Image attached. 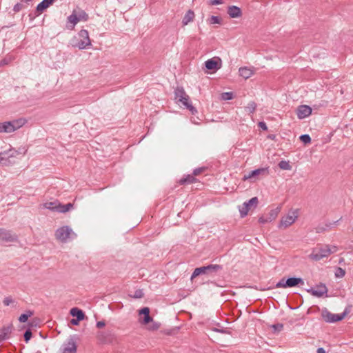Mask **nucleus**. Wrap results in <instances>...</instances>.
Instances as JSON below:
<instances>
[{
	"instance_id": "44",
	"label": "nucleus",
	"mask_w": 353,
	"mask_h": 353,
	"mask_svg": "<svg viewBox=\"0 0 353 353\" xmlns=\"http://www.w3.org/2000/svg\"><path fill=\"white\" fill-rule=\"evenodd\" d=\"M259 128H261L263 130H268V127H267L265 123H264V122H259Z\"/></svg>"
},
{
	"instance_id": "5",
	"label": "nucleus",
	"mask_w": 353,
	"mask_h": 353,
	"mask_svg": "<svg viewBox=\"0 0 353 353\" xmlns=\"http://www.w3.org/2000/svg\"><path fill=\"white\" fill-rule=\"evenodd\" d=\"M26 120L23 118L0 123V133H11L23 126Z\"/></svg>"
},
{
	"instance_id": "18",
	"label": "nucleus",
	"mask_w": 353,
	"mask_h": 353,
	"mask_svg": "<svg viewBox=\"0 0 353 353\" xmlns=\"http://www.w3.org/2000/svg\"><path fill=\"white\" fill-rule=\"evenodd\" d=\"M268 174H269L268 168H259V169L252 170L248 175H244L243 179L244 181H246L248 179H250L252 177H255L259 175L267 176Z\"/></svg>"
},
{
	"instance_id": "35",
	"label": "nucleus",
	"mask_w": 353,
	"mask_h": 353,
	"mask_svg": "<svg viewBox=\"0 0 353 353\" xmlns=\"http://www.w3.org/2000/svg\"><path fill=\"white\" fill-rule=\"evenodd\" d=\"M151 324H149L148 326V329L149 330L154 331L158 330L160 327V323L154 322V321H150Z\"/></svg>"
},
{
	"instance_id": "32",
	"label": "nucleus",
	"mask_w": 353,
	"mask_h": 353,
	"mask_svg": "<svg viewBox=\"0 0 353 353\" xmlns=\"http://www.w3.org/2000/svg\"><path fill=\"white\" fill-rule=\"evenodd\" d=\"M234 94L232 92H223L221 94V100H230L233 99Z\"/></svg>"
},
{
	"instance_id": "48",
	"label": "nucleus",
	"mask_w": 353,
	"mask_h": 353,
	"mask_svg": "<svg viewBox=\"0 0 353 353\" xmlns=\"http://www.w3.org/2000/svg\"><path fill=\"white\" fill-rule=\"evenodd\" d=\"M21 6L20 4H17V5H15V6L14 7V10L15 12H18V11H19V10L21 9Z\"/></svg>"
},
{
	"instance_id": "13",
	"label": "nucleus",
	"mask_w": 353,
	"mask_h": 353,
	"mask_svg": "<svg viewBox=\"0 0 353 353\" xmlns=\"http://www.w3.org/2000/svg\"><path fill=\"white\" fill-rule=\"evenodd\" d=\"M0 241L6 243L17 242L18 236L10 230L0 228Z\"/></svg>"
},
{
	"instance_id": "45",
	"label": "nucleus",
	"mask_w": 353,
	"mask_h": 353,
	"mask_svg": "<svg viewBox=\"0 0 353 353\" xmlns=\"http://www.w3.org/2000/svg\"><path fill=\"white\" fill-rule=\"evenodd\" d=\"M6 154H7V153H6V152H4V151H3V152H0V163H2V161H3V160H6Z\"/></svg>"
},
{
	"instance_id": "4",
	"label": "nucleus",
	"mask_w": 353,
	"mask_h": 353,
	"mask_svg": "<svg viewBox=\"0 0 353 353\" xmlns=\"http://www.w3.org/2000/svg\"><path fill=\"white\" fill-rule=\"evenodd\" d=\"M222 270V266L218 264H210L207 266L196 268L193 271L190 279L192 281L199 275L214 276Z\"/></svg>"
},
{
	"instance_id": "9",
	"label": "nucleus",
	"mask_w": 353,
	"mask_h": 353,
	"mask_svg": "<svg viewBox=\"0 0 353 353\" xmlns=\"http://www.w3.org/2000/svg\"><path fill=\"white\" fill-rule=\"evenodd\" d=\"M303 284L304 281L303 279L297 277H291L288 279L282 278L278 283H276L275 286L276 288H288L303 285Z\"/></svg>"
},
{
	"instance_id": "1",
	"label": "nucleus",
	"mask_w": 353,
	"mask_h": 353,
	"mask_svg": "<svg viewBox=\"0 0 353 353\" xmlns=\"http://www.w3.org/2000/svg\"><path fill=\"white\" fill-rule=\"evenodd\" d=\"M88 19V14L81 9H74L72 14L67 18L66 28L74 30L75 26L81 21H86Z\"/></svg>"
},
{
	"instance_id": "27",
	"label": "nucleus",
	"mask_w": 353,
	"mask_h": 353,
	"mask_svg": "<svg viewBox=\"0 0 353 353\" xmlns=\"http://www.w3.org/2000/svg\"><path fill=\"white\" fill-rule=\"evenodd\" d=\"M279 211H280L279 208L272 209L269 212V213L266 215V216L268 218V219L271 222L277 217Z\"/></svg>"
},
{
	"instance_id": "41",
	"label": "nucleus",
	"mask_w": 353,
	"mask_h": 353,
	"mask_svg": "<svg viewBox=\"0 0 353 353\" xmlns=\"http://www.w3.org/2000/svg\"><path fill=\"white\" fill-rule=\"evenodd\" d=\"M272 327L276 331H281L283 328V325L281 323H277L272 325Z\"/></svg>"
},
{
	"instance_id": "6",
	"label": "nucleus",
	"mask_w": 353,
	"mask_h": 353,
	"mask_svg": "<svg viewBox=\"0 0 353 353\" xmlns=\"http://www.w3.org/2000/svg\"><path fill=\"white\" fill-rule=\"evenodd\" d=\"M175 100L176 103H181L192 114L197 113V110L192 105L190 97L185 93V90H175Z\"/></svg>"
},
{
	"instance_id": "40",
	"label": "nucleus",
	"mask_w": 353,
	"mask_h": 353,
	"mask_svg": "<svg viewBox=\"0 0 353 353\" xmlns=\"http://www.w3.org/2000/svg\"><path fill=\"white\" fill-rule=\"evenodd\" d=\"M223 3V1L222 0H210L208 1V4L213 6V5H219Z\"/></svg>"
},
{
	"instance_id": "20",
	"label": "nucleus",
	"mask_w": 353,
	"mask_h": 353,
	"mask_svg": "<svg viewBox=\"0 0 353 353\" xmlns=\"http://www.w3.org/2000/svg\"><path fill=\"white\" fill-rule=\"evenodd\" d=\"M13 330L12 324H8L0 329V342L8 339Z\"/></svg>"
},
{
	"instance_id": "8",
	"label": "nucleus",
	"mask_w": 353,
	"mask_h": 353,
	"mask_svg": "<svg viewBox=\"0 0 353 353\" xmlns=\"http://www.w3.org/2000/svg\"><path fill=\"white\" fill-rule=\"evenodd\" d=\"M43 205V208L51 211H55L61 213L67 212L73 208V204L69 203L65 205H63L58 201L47 202L45 203Z\"/></svg>"
},
{
	"instance_id": "16",
	"label": "nucleus",
	"mask_w": 353,
	"mask_h": 353,
	"mask_svg": "<svg viewBox=\"0 0 353 353\" xmlns=\"http://www.w3.org/2000/svg\"><path fill=\"white\" fill-rule=\"evenodd\" d=\"M312 108L307 105H301L297 108L296 115L299 119H303L312 114Z\"/></svg>"
},
{
	"instance_id": "39",
	"label": "nucleus",
	"mask_w": 353,
	"mask_h": 353,
	"mask_svg": "<svg viewBox=\"0 0 353 353\" xmlns=\"http://www.w3.org/2000/svg\"><path fill=\"white\" fill-rule=\"evenodd\" d=\"M32 337V332L30 330H28L24 333V339L26 342H28L30 338Z\"/></svg>"
},
{
	"instance_id": "38",
	"label": "nucleus",
	"mask_w": 353,
	"mask_h": 353,
	"mask_svg": "<svg viewBox=\"0 0 353 353\" xmlns=\"http://www.w3.org/2000/svg\"><path fill=\"white\" fill-rule=\"evenodd\" d=\"M133 296H134V298H136V299L142 298L143 296V292L141 290H137L135 291Z\"/></svg>"
},
{
	"instance_id": "17",
	"label": "nucleus",
	"mask_w": 353,
	"mask_h": 353,
	"mask_svg": "<svg viewBox=\"0 0 353 353\" xmlns=\"http://www.w3.org/2000/svg\"><path fill=\"white\" fill-rule=\"evenodd\" d=\"M62 353H77V345L74 339L70 338L62 346Z\"/></svg>"
},
{
	"instance_id": "26",
	"label": "nucleus",
	"mask_w": 353,
	"mask_h": 353,
	"mask_svg": "<svg viewBox=\"0 0 353 353\" xmlns=\"http://www.w3.org/2000/svg\"><path fill=\"white\" fill-rule=\"evenodd\" d=\"M70 314L72 316H76L78 320H83L84 319V313L83 311L77 307H73L70 310Z\"/></svg>"
},
{
	"instance_id": "42",
	"label": "nucleus",
	"mask_w": 353,
	"mask_h": 353,
	"mask_svg": "<svg viewBox=\"0 0 353 353\" xmlns=\"http://www.w3.org/2000/svg\"><path fill=\"white\" fill-rule=\"evenodd\" d=\"M259 222L260 223L264 224V223H268V222H270V221L268 219V218L265 216L260 217L259 219Z\"/></svg>"
},
{
	"instance_id": "25",
	"label": "nucleus",
	"mask_w": 353,
	"mask_h": 353,
	"mask_svg": "<svg viewBox=\"0 0 353 353\" xmlns=\"http://www.w3.org/2000/svg\"><path fill=\"white\" fill-rule=\"evenodd\" d=\"M196 181V178L194 177V175L188 174L186 176L181 178L179 180V183L181 185H183V184L193 183H194Z\"/></svg>"
},
{
	"instance_id": "2",
	"label": "nucleus",
	"mask_w": 353,
	"mask_h": 353,
	"mask_svg": "<svg viewBox=\"0 0 353 353\" xmlns=\"http://www.w3.org/2000/svg\"><path fill=\"white\" fill-rule=\"evenodd\" d=\"M72 46L80 50L90 48L92 46V41L88 31L84 29L81 30L77 36L72 39Z\"/></svg>"
},
{
	"instance_id": "3",
	"label": "nucleus",
	"mask_w": 353,
	"mask_h": 353,
	"mask_svg": "<svg viewBox=\"0 0 353 353\" xmlns=\"http://www.w3.org/2000/svg\"><path fill=\"white\" fill-rule=\"evenodd\" d=\"M337 251L336 246H330L328 245H322L312 250L309 257L314 261H320L321 259L329 256L331 254Z\"/></svg>"
},
{
	"instance_id": "30",
	"label": "nucleus",
	"mask_w": 353,
	"mask_h": 353,
	"mask_svg": "<svg viewBox=\"0 0 353 353\" xmlns=\"http://www.w3.org/2000/svg\"><path fill=\"white\" fill-rule=\"evenodd\" d=\"M279 167L283 170H290L292 169V166L290 165L289 161H281L279 163Z\"/></svg>"
},
{
	"instance_id": "14",
	"label": "nucleus",
	"mask_w": 353,
	"mask_h": 353,
	"mask_svg": "<svg viewBox=\"0 0 353 353\" xmlns=\"http://www.w3.org/2000/svg\"><path fill=\"white\" fill-rule=\"evenodd\" d=\"M297 212L292 211L288 214L286 216H283L280 221L279 228H287L292 223H294L297 219Z\"/></svg>"
},
{
	"instance_id": "53",
	"label": "nucleus",
	"mask_w": 353,
	"mask_h": 353,
	"mask_svg": "<svg viewBox=\"0 0 353 353\" xmlns=\"http://www.w3.org/2000/svg\"><path fill=\"white\" fill-rule=\"evenodd\" d=\"M192 121L194 123H197V122H196V121Z\"/></svg>"
},
{
	"instance_id": "52",
	"label": "nucleus",
	"mask_w": 353,
	"mask_h": 353,
	"mask_svg": "<svg viewBox=\"0 0 353 353\" xmlns=\"http://www.w3.org/2000/svg\"><path fill=\"white\" fill-rule=\"evenodd\" d=\"M274 136H270V138L274 139Z\"/></svg>"
},
{
	"instance_id": "28",
	"label": "nucleus",
	"mask_w": 353,
	"mask_h": 353,
	"mask_svg": "<svg viewBox=\"0 0 353 353\" xmlns=\"http://www.w3.org/2000/svg\"><path fill=\"white\" fill-rule=\"evenodd\" d=\"M208 22L210 25L213 24H221L222 19L218 16H211L208 19Z\"/></svg>"
},
{
	"instance_id": "31",
	"label": "nucleus",
	"mask_w": 353,
	"mask_h": 353,
	"mask_svg": "<svg viewBox=\"0 0 353 353\" xmlns=\"http://www.w3.org/2000/svg\"><path fill=\"white\" fill-rule=\"evenodd\" d=\"M33 314V312L30 311V310H28L26 312V313L25 314H22L19 318V321L21 322V323H25L27 321L28 317L31 316Z\"/></svg>"
},
{
	"instance_id": "36",
	"label": "nucleus",
	"mask_w": 353,
	"mask_h": 353,
	"mask_svg": "<svg viewBox=\"0 0 353 353\" xmlns=\"http://www.w3.org/2000/svg\"><path fill=\"white\" fill-rule=\"evenodd\" d=\"M300 140L305 144H309L311 142V138L308 134H302L300 136Z\"/></svg>"
},
{
	"instance_id": "29",
	"label": "nucleus",
	"mask_w": 353,
	"mask_h": 353,
	"mask_svg": "<svg viewBox=\"0 0 353 353\" xmlns=\"http://www.w3.org/2000/svg\"><path fill=\"white\" fill-rule=\"evenodd\" d=\"M4 152H6V159H8L10 157H15L18 154H21V152L18 150H14V148H10L8 150L4 151Z\"/></svg>"
},
{
	"instance_id": "47",
	"label": "nucleus",
	"mask_w": 353,
	"mask_h": 353,
	"mask_svg": "<svg viewBox=\"0 0 353 353\" xmlns=\"http://www.w3.org/2000/svg\"><path fill=\"white\" fill-rule=\"evenodd\" d=\"M81 320H78V319H72L70 321V323L72 324V325H78L79 324V322Z\"/></svg>"
},
{
	"instance_id": "10",
	"label": "nucleus",
	"mask_w": 353,
	"mask_h": 353,
	"mask_svg": "<svg viewBox=\"0 0 353 353\" xmlns=\"http://www.w3.org/2000/svg\"><path fill=\"white\" fill-rule=\"evenodd\" d=\"M204 65L206 69L205 72L207 74H213L221 68L222 60L219 57H214L205 61Z\"/></svg>"
},
{
	"instance_id": "51",
	"label": "nucleus",
	"mask_w": 353,
	"mask_h": 353,
	"mask_svg": "<svg viewBox=\"0 0 353 353\" xmlns=\"http://www.w3.org/2000/svg\"><path fill=\"white\" fill-rule=\"evenodd\" d=\"M25 2H29L31 0H23Z\"/></svg>"
},
{
	"instance_id": "12",
	"label": "nucleus",
	"mask_w": 353,
	"mask_h": 353,
	"mask_svg": "<svg viewBox=\"0 0 353 353\" xmlns=\"http://www.w3.org/2000/svg\"><path fill=\"white\" fill-rule=\"evenodd\" d=\"M258 198L252 197L248 201L244 202L243 205L239 208V212L242 218L248 215L249 210L251 208H255L258 204Z\"/></svg>"
},
{
	"instance_id": "23",
	"label": "nucleus",
	"mask_w": 353,
	"mask_h": 353,
	"mask_svg": "<svg viewBox=\"0 0 353 353\" xmlns=\"http://www.w3.org/2000/svg\"><path fill=\"white\" fill-rule=\"evenodd\" d=\"M54 1L55 0H43V1L39 3L37 6V12H38L39 14L42 13L51 5H52Z\"/></svg>"
},
{
	"instance_id": "19",
	"label": "nucleus",
	"mask_w": 353,
	"mask_h": 353,
	"mask_svg": "<svg viewBox=\"0 0 353 353\" xmlns=\"http://www.w3.org/2000/svg\"><path fill=\"white\" fill-rule=\"evenodd\" d=\"M256 72V70L253 67H241L239 69V74L240 77L243 78L244 79H248V78L253 76Z\"/></svg>"
},
{
	"instance_id": "49",
	"label": "nucleus",
	"mask_w": 353,
	"mask_h": 353,
	"mask_svg": "<svg viewBox=\"0 0 353 353\" xmlns=\"http://www.w3.org/2000/svg\"><path fill=\"white\" fill-rule=\"evenodd\" d=\"M317 353H325V350L323 347H319L316 351Z\"/></svg>"
},
{
	"instance_id": "37",
	"label": "nucleus",
	"mask_w": 353,
	"mask_h": 353,
	"mask_svg": "<svg viewBox=\"0 0 353 353\" xmlns=\"http://www.w3.org/2000/svg\"><path fill=\"white\" fill-rule=\"evenodd\" d=\"M3 303L4 305L8 306L11 303H14V300L12 299V298L11 296H6L4 298Z\"/></svg>"
},
{
	"instance_id": "24",
	"label": "nucleus",
	"mask_w": 353,
	"mask_h": 353,
	"mask_svg": "<svg viewBox=\"0 0 353 353\" xmlns=\"http://www.w3.org/2000/svg\"><path fill=\"white\" fill-rule=\"evenodd\" d=\"M194 18H195L194 12L192 10H189L188 11H187V12L185 14L184 17H183V19H182L183 26H185L188 24H189L190 23L194 21Z\"/></svg>"
},
{
	"instance_id": "21",
	"label": "nucleus",
	"mask_w": 353,
	"mask_h": 353,
	"mask_svg": "<svg viewBox=\"0 0 353 353\" xmlns=\"http://www.w3.org/2000/svg\"><path fill=\"white\" fill-rule=\"evenodd\" d=\"M228 14L230 17L234 18H240L242 17V11L240 8L236 6H230L228 8Z\"/></svg>"
},
{
	"instance_id": "46",
	"label": "nucleus",
	"mask_w": 353,
	"mask_h": 353,
	"mask_svg": "<svg viewBox=\"0 0 353 353\" xmlns=\"http://www.w3.org/2000/svg\"><path fill=\"white\" fill-rule=\"evenodd\" d=\"M97 325V328H99V329H100V328L103 327L105 325V322H104V321H98V322L97 323V325Z\"/></svg>"
},
{
	"instance_id": "33",
	"label": "nucleus",
	"mask_w": 353,
	"mask_h": 353,
	"mask_svg": "<svg viewBox=\"0 0 353 353\" xmlns=\"http://www.w3.org/2000/svg\"><path fill=\"white\" fill-rule=\"evenodd\" d=\"M245 109L249 112L250 114H252L256 109V104L254 101H251L248 103Z\"/></svg>"
},
{
	"instance_id": "11",
	"label": "nucleus",
	"mask_w": 353,
	"mask_h": 353,
	"mask_svg": "<svg viewBox=\"0 0 353 353\" xmlns=\"http://www.w3.org/2000/svg\"><path fill=\"white\" fill-rule=\"evenodd\" d=\"M347 313V310L341 314H332L327 310H324L322 312V317L327 323H334L343 320Z\"/></svg>"
},
{
	"instance_id": "43",
	"label": "nucleus",
	"mask_w": 353,
	"mask_h": 353,
	"mask_svg": "<svg viewBox=\"0 0 353 353\" xmlns=\"http://www.w3.org/2000/svg\"><path fill=\"white\" fill-rule=\"evenodd\" d=\"M203 170V168H196L194 170L193 172V175L194 176H196V175H199L200 173H201Z\"/></svg>"
},
{
	"instance_id": "15",
	"label": "nucleus",
	"mask_w": 353,
	"mask_h": 353,
	"mask_svg": "<svg viewBox=\"0 0 353 353\" xmlns=\"http://www.w3.org/2000/svg\"><path fill=\"white\" fill-rule=\"evenodd\" d=\"M307 292L314 296L321 297L327 292V288L325 284L321 283L318 285L315 289L310 288L307 290Z\"/></svg>"
},
{
	"instance_id": "50",
	"label": "nucleus",
	"mask_w": 353,
	"mask_h": 353,
	"mask_svg": "<svg viewBox=\"0 0 353 353\" xmlns=\"http://www.w3.org/2000/svg\"><path fill=\"white\" fill-rule=\"evenodd\" d=\"M321 231H322V229H319V228H317V229H316V232H321Z\"/></svg>"
},
{
	"instance_id": "22",
	"label": "nucleus",
	"mask_w": 353,
	"mask_h": 353,
	"mask_svg": "<svg viewBox=\"0 0 353 353\" xmlns=\"http://www.w3.org/2000/svg\"><path fill=\"white\" fill-rule=\"evenodd\" d=\"M139 314H143L144 318L140 321L141 324L148 325L150 321H152V319L150 316V309L148 307H143L139 310Z\"/></svg>"
},
{
	"instance_id": "34",
	"label": "nucleus",
	"mask_w": 353,
	"mask_h": 353,
	"mask_svg": "<svg viewBox=\"0 0 353 353\" xmlns=\"http://www.w3.org/2000/svg\"><path fill=\"white\" fill-rule=\"evenodd\" d=\"M345 271L340 268V267H338L336 268V271H335V276L337 277V278H342L345 276Z\"/></svg>"
},
{
	"instance_id": "7",
	"label": "nucleus",
	"mask_w": 353,
	"mask_h": 353,
	"mask_svg": "<svg viewBox=\"0 0 353 353\" xmlns=\"http://www.w3.org/2000/svg\"><path fill=\"white\" fill-rule=\"evenodd\" d=\"M76 236L77 234L72 228L67 225L61 227L55 231L56 239L62 243H65L70 239H74Z\"/></svg>"
}]
</instances>
